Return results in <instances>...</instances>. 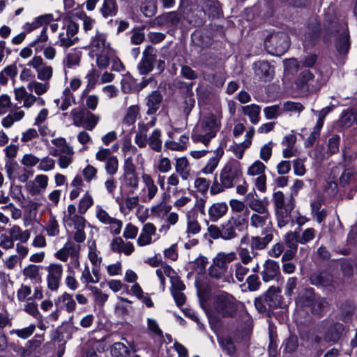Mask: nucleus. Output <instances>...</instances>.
Masks as SVG:
<instances>
[{
    "mask_svg": "<svg viewBox=\"0 0 357 357\" xmlns=\"http://www.w3.org/2000/svg\"><path fill=\"white\" fill-rule=\"evenodd\" d=\"M229 208L226 202H218L212 204L208 210L209 221L217 222L228 212Z\"/></svg>",
    "mask_w": 357,
    "mask_h": 357,
    "instance_id": "nucleus-19",
    "label": "nucleus"
},
{
    "mask_svg": "<svg viewBox=\"0 0 357 357\" xmlns=\"http://www.w3.org/2000/svg\"><path fill=\"white\" fill-rule=\"evenodd\" d=\"M255 75L263 82H269L273 79L274 68L266 61H258L252 64Z\"/></svg>",
    "mask_w": 357,
    "mask_h": 357,
    "instance_id": "nucleus-17",
    "label": "nucleus"
},
{
    "mask_svg": "<svg viewBox=\"0 0 357 357\" xmlns=\"http://www.w3.org/2000/svg\"><path fill=\"white\" fill-rule=\"evenodd\" d=\"M36 326L31 324L29 326L22 329H13L10 331V334H15L18 337L22 339H26L29 337L35 331Z\"/></svg>",
    "mask_w": 357,
    "mask_h": 357,
    "instance_id": "nucleus-56",
    "label": "nucleus"
},
{
    "mask_svg": "<svg viewBox=\"0 0 357 357\" xmlns=\"http://www.w3.org/2000/svg\"><path fill=\"white\" fill-rule=\"evenodd\" d=\"M47 284L51 291H56L60 285L63 274V266L59 264H50L47 267Z\"/></svg>",
    "mask_w": 357,
    "mask_h": 357,
    "instance_id": "nucleus-15",
    "label": "nucleus"
},
{
    "mask_svg": "<svg viewBox=\"0 0 357 357\" xmlns=\"http://www.w3.org/2000/svg\"><path fill=\"white\" fill-rule=\"evenodd\" d=\"M105 169L110 176H114L118 172L119 160L116 155L112 156L105 162Z\"/></svg>",
    "mask_w": 357,
    "mask_h": 357,
    "instance_id": "nucleus-54",
    "label": "nucleus"
},
{
    "mask_svg": "<svg viewBox=\"0 0 357 357\" xmlns=\"http://www.w3.org/2000/svg\"><path fill=\"white\" fill-rule=\"evenodd\" d=\"M303 306L310 307L314 314L321 316L325 308L328 306V303L324 298L316 296L314 294L303 296L301 298Z\"/></svg>",
    "mask_w": 357,
    "mask_h": 357,
    "instance_id": "nucleus-12",
    "label": "nucleus"
},
{
    "mask_svg": "<svg viewBox=\"0 0 357 357\" xmlns=\"http://www.w3.org/2000/svg\"><path fill=\"white\" fill-rule=\"evenodd\" d=\"M260 275L262 280L265 282L277 279L280 275V268L278 262L270 259H266L263 264Z\"/></svg>",
    "mask_w": 357,
    "mask_h": 357,
    "instance_id": "nucleus-18",
    "label": "nucleus"
},
{
    "mask_svg": "<svg viewBox=\"0 0 357 357\" xmlns=\"http://www.w3.org/2000/svg\"><path fill=\"white\" fill-rule=\"evenodd\" d=\"M215 310L223 317H233L238 310L237 301L229 294L221 293L215 298Z\"/></svg>",
    "mask_w": 357,
    "mask_h": 357,
    "instance_id": "nucleus-6",
    "label": "nucleus"
},
{
    "mask_svg": "<svg viewBox=\"0 0 357 357\" xmlns=\"http://www.w3.org/2000/svg\"><path fill=\"white\" fill-rule=\"evenodd\" d=\"M242 112L249 116L250 121L253 124H257L260 120L261 107L256 104H251L242 107Z\"/></svg>",
    "mask_w": 357,
    "mask_h": 357,
    "instance_id": "nucleus-32",
    "label": "nucleus"
},
{
    "mask_svg": "<svg viewBox=\"0 0 357 357\" xmlns=\"http://www.w3.org/2000/svg\"><path fill=\"white\" fill-rule=\"evenodd\" d=\"M345 331V327L342 324L332 321L326 326L323 339L326 342L335 344L341 339Z\"/></svg>",
    "mask_w": 357,
    "mask_h": 357,
    "instance_id": "nucleus-14",
    "label": "nucleus"
},
{
    "mask_svg": "<svg viewBox=\"0 0 357 357\" xmlns=\"http://www.w3.org/2000/svg\"><path fill=\"white\" fill-rule=\"evenodd\" d=\"M273 229L272 227H266L261 231L260 236H252L250 238V246L252 251L261 250L273 241Z\"/></svg>",
    "mask_w": 357,
    "mask_h": 357,
    "instance_id": "nucleus-13",
    "label": "nucleus"
},
{
    "mask_svg": "<svg viewBox=\"0 0 357 357\" xmlns=\"http://www.w3.org/2000/svg\"><path fill=\"white\" fill-rule=\"evenodd\" d=\"M111 355L113 357H129L130 349L123 342H114L110 349Z\"/></svg>",
    "mask_w": 357,
    "mask_h": 357,
    "instance_id": "nucleus-39",
    "label": "nucleus"
},
{
    "mask_svg": "<svg viewBox=\"0 0 357 357\" xmlns=\"http://www.w3.org/2000/svg\"><path fill=\"white\" fill-rule=\"evenodd\" d=\"M162 131L155 128L148 137V144L151 149L154 151L160 152L162 150V141L161 139Z\"/></svg>",
    "mask_w": 357,
    "mask_h": 357,
    "instance_id": "nucleus-31",
    "label": "nucleus"
},
{
    "mask_svg": "<svg viewBox=\"0 0 357 357\" xmlns=\"http://www.w3.org/2000/svg\"><path fill=\"white\" fill-rule=\"evenodd\" d=\"M241 180H243V172L240 163L236 160L229 161L220 171V181L215 176L210 187V194L212 196L220 194L225 189L233 188Z\"/></svg>",
    "mask_w": 357,
    "mask_h": 357,
    "instance_id": "nucleus-2",
    "label": "nucleus"
},
{
    "mask_svg": "<svg viewBox=\"0 0 357 357\" xmlns=\"http://www.w3.org/2000/svg\"><path fill=\"white\" fill-rule=\"evenodd\" d=\"M51 142L62 153H71V151H73V147L67 143L65 138L59 137L52 139Z\"/></svg>",
    "mask_w": 357,
    "mask_h": 357,
    "instance_id": "nucleus-58",
    "label": "nucleus"
},
{
    "mask_svg": "<svg viewBox=\"0 0 357 357\" xmlns=\"http://www.w3.org/2000/svg\"><path fill=\"white\" fill-rule=\"evenodd\" d=\"M163 102V96L161 92L155 90L149 93L144 98L146 107V114L148 116H154L160 108Z\"/></svg>",
    "mask_w": 357,
    "mask_h": 357,
    "instance_id": "nucleus-16",
    "label": "nucleus"
},
{
    "mask_svg": "<svg viewBox=\"0 0 357 357\" xmlns=\"http://www.w3.org/2000/svg\"><path fill=\"white\" fill-rule=\"evenodd\" d=\"M118 12V6L116 0H103L100 13L105 18L114 17Z\"/></svg>",
    "mask_w": 357,
    "mask_h": 357,
    "instance_id": "nucleus-36",
    "label": "nucleus"
},
{
    "mask_svg": "<svg viewBox=\"0 0 357 357\" xmlns=\"http://www.w3.org/2000/svg\"><path fill=\"white\" fill-rule=\"evenodd\" d=\"M40 270V266L29 264V266L24 268L23 275L34 282H41Z\"/></svg>",
    "mask_w": 357,
    "mask_h": 357,
    "instance_id": "nucleus-40",
    "label": "nucleus"
},
{
    "mask_svg": "<svg viewBox=\"0 0 357 357\" xmlns=\"http://www.w3.org/2000/svg\"><path fill=\"white\" fill-rule=\"evenodd\" d=\"M295 84L297 89L304 93H313L317 89L314 75L310 69L300 70Z\"/></svg>",
    "mask_w": 357,
    "mask_h": 357,
    "instance_id": "nucleus-10",
    "label": "nucleus"
},
{
    "mask_svg": "<svg viewBox=\"0 0 357 357\" xmlns=\"http://www.w3.org/2000/svg\"><path fill=\"white\" fill-rule=\"evenodd\" d=\"M250 209L254 211L253 213H268L267 204L261 199H252L248 204Z\"/></svg>",
    "mask_w": 357,
    "mask_h": 357,
    "instance_id": "nucleus-45",
    "label": "nucleus"
},
{
    "mask_svg": "<svg viewBox=\"0 0 357 357\" xmlns=\"http://www.w3.org/2000/svg\"><path fill=\"white\" fill-rule=\"evenodd\" d=\"M116 200L119 203L120 210L121 211H123L125 208H126L129 211H131L139 204L138 196L128 197L126 198L124 204L120 202L119 198H117Z\"/></svg>",
    "mask_w": 357,
    "mask_h": 357,
    "instance_id": "nucleus-55",
    "label": "nucleus"
},
{
    "mask_svg": "<svg viewBox=\"0 0 357 357\" xmlns=\"http://www.w3.org/2000/svg\"><path fill=\"white\" fill-rule=\"evenodd\" d=\"M78 30L79 25L77 23L72 20L66 22L59 34V40L56 45L64 48L74 45L78 41Z\"/></svg>",
    "mask_w": 357,
    "mask_h": 357,
    "instance_id": "nucleus-8",
    "label": "nucleus"
},
{
    "mask_svg": "<svg viewBox=\"0 0 357 357\" xmlns=\"http://www.w3.org/2000/svg\"><path fill=\"white\" fill-rule=\"evenodd\" d=\"M140 108L138 105H133L128 107L123 119V124L130 126L135 124L139 114Z\"/></svg>",
    "mask_w": 357,
    "mask_h": 357,
    "instance_id": "nucleus-34",
    "label": "nucleus"
},
{
    "mask_svg": "<svg viewBox=\"0 0 357 357\" xmlns=\"http://www.w3.org/2000/svg\"><path fill=\"white\" fill-rule=\"evenodd\" d=\"M8 233L13 241H20L22 243H26L30 238V231L29 230L22 231L17 225H14L8 229Z\"/></svg>",
    "mask_w": 357,
    "mask_h": 357,
    "instance_id": "nucleus-35",
    "label": "nucleus"
},
{
    "mask_svg": "<svg viewBox=\"0 0 357 357\" xmlns=\"http://www.w3.org/2000/svg\"><path fill=\"white\" fill-rule=\"evenodd\" d=\"M106 40V34L97 31L95 36L91 38L90 42V49L91 52L95 54L102 53L105 49Z\"/></svg>",
    "mask_w": 357,
    "mask_h": 357,
    "instance_id": "nucleus-27",
    "label": "nucleus"
},
{
    "mask_svg": "<svg viewBox=\"0 0 357 357\" xmlns=\"http://www.w3.org/2000/svg\"><path fill=\"white\" fill-rule=\"evenodd\" d=\"M157 20L158 23L167 24L171 26H176L180 21V18L178 13L173 11L158 16Z\"/></svg>",
    "mask_w": 357,
    "mask_h": 357,
    "instance_id": "nucleus-37",
    "label": "nucleus"
},
{
    "mask_svg": "<svg viewBox=\"0 0 357 357\" xmlns=\"http://www.w3.org/2000/svg\"><path fill=\"white\" fill-rule=\"evenodd\" d=\"M236 259V254L234 252H218L213 259L219 263L223 267H227L228 268V264L232 261H234Z\"/></svg>",
    "mask_w": 357,
    "mask_h": 357,
    "instance_id": "nucleus-42",
    "label": "nucleus"
},
{
    "mask_svg": "<svg viewBox=\"0 0 357 357\" xmlns=\"http://www.w3.org/2000/svg\"><path fill=\"white\" fill-rule=\"evenodd\" d=\"M144 26H141L135 27L132 30V36L130 37V40L133 45H139L142 43H143V41L145 39V35L144 33Z\"/></svg>",
    "mask_w": 357,
    "mask_h": 357,
    "instance_id": "nucleus-52",
    "label": "nucleus"
},
{
    "mask_svg": "<svg viewBox=\"0 0 357 357\" xmlns=\"http://www.w3.org/2000/svg\"><path fill=\"white\" fill-rule=\"evenodd\" d=\"M175 171L183 180L188 179L190 175V167L186 158L181 157L176 159Z\"/></svg>",
    "mask_w": 357,
    "mask_h": 357,
    "instance_id": "nucleus-30",
    "label": "nucleus"
},
{
    "mask_svg": "<svg viewBox=\"0 0 357 357\" xmlns=\"http://www.w3.org/2000/svg\"><path fill=\"white\" fill-rule=\"evenodd\" d=\"M299 235L296 232H288L285 236V243L288 248L296 250L299 243Z\"/></svg>",
    "mask_w": 357,
    "mask_h": 357,
    "instance_id": "nucleus-63",
    "label": "nucleus"
},
{
    "mask_svg": "<svg viewBox=\"0 0 357 357\" xmlns=\"http://www.w3.org/2000/svg\"><path fill=\"white\" fill-rule=\"evenodd\" d=\"M70 114L74 126L82 127L89 131L93 130L100 120V116L94 114L86 109L77 110L73 109Z\"/></svg>",
    "mask_w": 357,
    "mask_h": 357,
    "instance_id": "nucleus-7",
    "label": "nucleus"
},
{
    "mask_svg": "<svg viewBox=\"0 0 357 357\" xmlns=\"http://www.w3.org/2000/svg\"><path fill=\"white\" fill-rule=\"evenodd\" d=\"M336 50L340 54L347 53L350 47L349 36V33L343 31L336 39L335 43Z\"/></svg>",
    "mask_w": 357,
    "mask_h": 357,
    "instance_id": "nucleus-33",
    "label": "nucleus"
},
{
    "mask_svg": "<svg viewBox=\"0 0 357 357\" xmlns=\"http://www.w3.org/2000/svg\"><path fill=\"white\" fill-rule=\"evenodd\" d=\"M304 109V106L300 103L292 101H287L283 104L282 110L294 114H300Z\"/></svg>",
    "mask_w": 357,
    "mask_h": 357,
    "instance_id": "nucleus-61",
    "label": "nucleus"
},
{
    "mask_svg": "<svg viewBox=\"0 0 357 357\" xmlns=\"http://www.w3.org/2000/svg\"><path fill=\"white\" fill-rule=\"evenodd\" d=\"M310 282L312 285L317 287H327L333 284V275L327 271H318L310 275Z\"/></svg>",
    "mask_w": 357,
    "mask_h": 357,
    "instance_id": "nucleus-20",
    "label": "nucleus"
},
{
    "mask_svg": "<svg viewBox=\"0 0 357 357\" xmlns=\"http://www.w3.org/2000/svg\"><path fill=\"white\" fill-rule=\"evenodd\" d=\"M142 179L144 184V191H146V195L142 198V202H147L151 201L158 192V188L153 178L149 174L144 173L142 175Z\"/></svg>",
    "mask_w": 357,
    "mask_h": 357,
    "instance_id": "nucleus-21",
    "label": "nucleus"
},
{
    "mask_svg": "<svg viewBox=\"0 0 357 357\" xmlns=\"http://www.w3.org/2000/svg\"><path fill=\"white\" fill-rule=\"evenodd\" d=\"M37 77L43 82H49L53 75V68L51 66L45 63L37 70Z\"/></svg>",
    "mask_w": 357,
    "mask_h": 357,
    "instance_id": "nucleus-47",
    "label": "nucleus"
},
{
    "mask_svg": "<svg viewBox=\"0 0 357 357\" xmlns=\"http://www.w3.org/2000/svg\"><path fill=\"white\" fill-rule=\"evenodd\" d=\"M238 253L241 259V262L242 264L247 265L250 264L252 260L254 257H255L257 253L255 252V251H250L248 248H240L238 250Z\"/></svg>",
    "mask_w": 357,
    "mask_h": 357,
    "instance_id": "nucleus-49",
    "label": "nucleus"
},
{
    "mask_svg": "<svg viewBox=\"0 0 357 357\" xmlns=\"http://www.w3.org/2000/svg\"><path fill=\"white\" fill-rule=\"evenodd\" d=\"M55 304L59 305L60 309L64 310L68 313L75 312L77 306L73 296L67 292L59 296L55 301Z\"/></svg>",
    "mask_w": 357,
    "mask_h": 357,
    "instance_id": "nucleus-24",
    "label": "nucleus"
},
{
    "mask_svg": "<svg viewBox=\"0 0 357 357\" xmlns=\"http://www.w3.org/2000/svg\"><path fill=\"white\" fill-rule=\"evenodd\" d=\"M61 104L59 106V108L61 110H66L71 105L73 102H75V97L73 93L70 91V89L66 88L63 91V94L61 97ZM55 103L59 105L60 102V99H56L54 100Z\"/></svg>",
    "mask_w": 357,
    "mask_h": 357,
    "instance_id": "nucleus-41",
    "label": "nucleus"
},
{
    "mask_svg": "<svg viewBox=\"0 0 357 357\" xmlns=\"http://www.w3.org/2000/svg\"><path fill=\"white\" fill-rule=\"evenodd\" d=\"M123 179L125 185L127 188H130L133 190H137L138 188L139 179L136 172L124 173Z\"/></svg>",
    "mask_w": 357,
    "mask_h": 357,
    "instance_id": "nucleus-50",
    "label": "nucleus"
},
{
    "mask_svg": "<svg viewBox=\"0 0 357 357\" xmlns=\"http://www.w3.org/2000/svg\"><path fill=\"white\" fill-rule=\"evenodd\" d=\"M45 229L49 236L54 237L59 234L60 226L54 216L51 215L50 217V219L45 225Z\"/></svg>",
    "mask_w": 357,
    "mask_h": 357,
    "instance_id": "nucleus-44",
    "label": "nucleus"
},
{
    "mask_svg": "<svg viewBox=\"0 0 357 357\" xmlns=\"http://www.w3.org/2000/svg\"><path fill=\"white\" fill-rule=\"evenodd\" d=\"M111 250L116 253H123L130 255L135 250V247L131 242H124L121 237H115L110 243Z\"/></svg>",
    "mask_w": 357,
    "mask_h": 357,
    "instance_id": "nucleus-22",
    "label": "nucleus"
},
{
    "mask_svg": "<svg viewBox=\"0 0 357 357\" xmlns=\"http://www.w3.org/2000/svg\"><path fill=\"white\" fill-rule=\"evenodd\" d=\"M157 276L159 278L162 289L164 290L165 288V275L169 277L172 275H175V271L172 268L171 266L167 264H162L161 267L155 271Z\"/></svg>",
    "mask_w": 357,
    "mask_h": 357,
    "instance_id": "nucleus-43",
    "label": "nucleus"
},
{
    "mask_svg": "<svg viewBox=\"0 0 357 357\" xmlns=\"http://www.w3.org/2000/svg\"><path fill=\"white\" fill-rule=\"evenodd\" d=\"M31 288L30 286L22 284L17 291V298L20 302L31 300Z\"/></svg>",
    "mask_w": 357,
    "mask_h": 357,
    "instance_id": "nucleus-62",
    "label": "nucleus"
},
{
    "mask_svg": "<svg viewBox=\"0 0 357 357\" xmlns=\"http://www.w3.org/2000/svg\"><path fill=\"white\" fill-rule=\"evenodd\" d=\"M27 87L31 91L33 90L38 96H40L47 91L50 88V84L48 82H44V83L31 82L28 84Z\"/></svg>",
    "mask_w": 357,
    "mask_h": 357,
    "instance_id": "nucleus-51",
    "label": "nucleus"
},
{
    "mask_svg": "<svg viewBox=\"0 0 357 357\" xmlns=\"http://www.w3.org/2000/svg\"><path fill=\"white\" fill-rule=\"evenodd\" d=\"M52 19L53 17L51 14L41 15L37 17L35 20V21L33 22L32 23H27L25 24V29L27 32H31L34 29H36L40 26H43L40 31V36H38L36 39H35L30 43V47H33L39 43H45L47 41L48 36L47 34V28L46 25L49 24L52 20Z\"/></svg>",
    "mask_w": 357,
    "mask_h": 357,
    "instance_id": "nucleus-9",
    "label": "nucleus"
},
{
    "mask_svg": "<svg viewBox=\"0 0 357 357\" xmlns=\"http://www.w3.org/2000/svg\"><path fill=\"white\" fill-rule=\"evenodd\" d=\"M201 225L198 222L197 217L195 215H188L187 216V228L186 234L188 237L192 235H196L201 231Z\"/></svg>",
    "mask_w": 357,
    "mask_h": 357,
    "instance_id": "nucleus-38",
    "label": "nucleus"
},
{
    "mask_svg": "<svg viewBox=\"0 0 357 357\" xmlns=\"http://www.w3.org/2000/svg\"><path fill=\"white\" fill-rule=\"evenodd\" d=\"M221 117L213 114L204 116L192 130V139L207 146L220 129Z\"/></svg>",
    "mask_w": 357,
    "mask_h": 357,
    "instance_id": "nucleus-3",
    "label": "nucleus"
},
{
    "mask_svg": "<svg viewBox=\"0 0 357 357\" xmlns=\"http://www.w3.org/2000/svg\"><path fill=\"white\" fill-rule=\"evenodd\" d=\"M354 305L351 301H345L340 307L341 315L344 321L350 319L354 312Z\"/></svg>",
    "mask_w": 357,
    "mask_h": 357,
    "instance_id": "nucleus-59",
    "label": "nucleus"
},
{
    "mask_svg": "<svg viewBox=\"0 0 357 357\" xmlns=\"http://www.w3.org/2000/svg\"><path fill=\"white\" fill-rule=\"evenodd\" d=\"M249 209H246L242 214L231 215L225 222L220 227L216 225H208V233L213 239L222 238L225 241H230L236 238L238 234L236 230L241 231L248 225Z\"/></svg>",
    "mask_w": 357,
    "mask_h": 357,
    "instance_id": "nucleus-1",
    "label": "nucleus"
},
{
    "mask_svg": "<svg viewBox=\"0 0 357 357\" xmlns=\"http://www.w3.org/2000/svg\"><path fill=\"white\" fill-rule=\"evenodd\" d=\"M340 144V137L337 135H333L328 140L327 153L333 155L339 152Z\"/></svg>",
    "mask_w": 357,
    "mask_h": 357,
    "instance_id": "nucleus-48",
    "label": "nucleus"
},
{
    "mask_svg": "<svg viewBox=\"0 0 357 357\" xmlns=\"http://www.w3.org/2000/svg\"><path fill=\"white\" fill-rule=\"evenodd\" d=\"M24 310L29 315L36 318L37 320L41 321L43 319V316L38 310L37 303L33 301L28 302L24 305Z\"/></svg>",
    "mask_w": 357,
    "mask_h": 357,
    "instance_id": "nucleus-60",
    "label": "nucleus"
},
{
    "mask_svg": "<svg viewBox=\"0 0 357 357\" xmlns=\"http://www.w3.org/2000/svg\"><path fill=\"white\" fill-rule=\"evenodd\" d=\"M265 303L267 304L268 310H274L277 308L280 303L279 296L277 294L276 288L273 286L269 287V289L261 295Z\"/></svg>",
    "mask_w": 357,
    "mask_h": 357,
    "instance_id": "nucleus-29",
    "label": "nucleus"
},
{
    "mask_svg": "<svg viewBox=\"0 0 357 357\" xmlns=\"http://www.w3.org/2000/svg\"><path fill=\"white\" fill-rule=\"evenodd\" d=\"M79 248V245L68 241L55 253V257L62 261H66L69 257H72L78 253Z\"/></svg>",
    "mask_w": 357,
    "mask_h": 357,
    "instance_id": "nucleus-23",
    "label": "nucleus"
},
{
    "mask_svg": "<svg viewBox=\"0 0 357 357\" xmlns=\"http://www.w3.org/2000/svg\"><path fill=\"white\" fill-rule=\"evenodd\" d=\"M250 226L255 229H264L266 227H271L270 213H252L250 218Z\"/></svg>",
    "mask_w": 357,
    "mask_h": 357,
    "instance_id": "nucleus-26",
    "label": "nucleus"
},
{
    "mask_svg": "<svg viewBox=\"0 0 357 357\" xmlns=\"http://www.w3.org/2000/svg\"><path fill=\"white\" fill-rule=\"evenodd\" d=\"M273 202L278 226L283 227L291 220V213L295 207V199L291 195L285 197L282 191H277L273 195Z\"/></svg>",
    "mask_w": 357,
    "mask_h": 357,
    "instance_id": "nucleus-4",
    "label": "nucleus"
},
{
    "mask_svg": "<svg viewBox=\"0 0 357 357\" xmlns=\"http://www.w3.org/2000/svg\"><path fill=\"white\" fill-rule=\"evenodd\" d=\"M317 61V56L315 54H309L304 56L298 62L296 59H291L290 63L297 67L298 70L304 69L314 70V66Z\"/></svg>",
    "mask_w": 357,
    "mask_h": 357,
    "instance_id": "nucleus-28",
    "label": "nucleus"
},
{
    "mask_svg": "<svg viewBox=\"0 0 357 357\" xmlns=\"http://www.w3.org/2000/svg\"><path fill=\"white\" fill-rule=\"evenodd\" d=\"M82 52L78 49L70 50L65 56L63 64L65 69L75 68L79 66Z\"/></svg>",
    "mask_w": 357,
    "mask_h": 357,
    "instance_id": "nucleus-25",
    "label": "nucleus"
},
{
    "mask_svg": "<svg viewBox=\"0 0 357 357\" xmlns=\"http://www.w3.org/2000/svg\"><path fill=\"white\" fill-rule=\"evenodd\" d=\"M93 200L89 193H86L80 199L78 206V211L80 214H84L93 205Z\"/></svg>",
    "mask_w": 357,
    "mask_h": 357,
    "instance_id": "nucleus-57",
    "label": "nucleus"
},
{
    "mask_svg": "<svg viewBox=\"0 0 357 357\" xmlns=\"http://www.w3.org/2000/svg\"><path fill=\"white\" fill-rule=\"evenodd\" d=\"M357 180V173L353 169H346L340 177V184L345 186Z\"/></svg>",
    "mask_w": 357,
    "mask_h": 357,
    "instance_id": "nucleus-46",
    "label": "nucleus"
},
{
    "mask_svg": "<svg viewBox=\"0 0 357 357\" xmlns=\"http://www.w3.org/2000/svg\"><path fill=\"white\" fill-rule=\"evenodd\" d=\"M264 46L271 54H283L289 47V36L284 32L271 33L266 38Z\"/></svg>",
    "mask_w": 357,
    "mask_h": 357,
    "instance_id": "nucleus-5",
    "label": "nucleus"
},
{
    "mask_svg": "<svg viewBox=\"0 0 357 357\" xmlns=\"http://www.w3.org/2000/svg\"><path fill=\"white\" fill-rule=\"evenodd\" d=\"M155 49L148 45L142 52V58L137 65V69L140 75H147L151 72L154 67V63L156 61Z\"/></svg>",
    "mask_w": 357,
    "mask_h": 357,
    "instance_id": "nucleus-11",
    "label": "nucleus"
},
{
    "mask_svg": "<svg viewBox=\"0 0 357 357\" xmlns=\"http://www.w3.org/2000/svg\"><path fill=\"white\" fill-rule=\"evenodd\" d=\"M282 109L278 105L266 107L264 109L265 117L267 119H275L282 114Z\"/></svg>",
    "mask_w": 357,
    "mask_h": 357,
    "instance_id": "nucleus-53",
    "label": "nucleus"
},
{
    "mask_svg": "<svg viewBox=\"0 0 357 357\" xmlns=\"http://www.w3.org/2000/svg\"><path fill=\"white\" fill-rule=\"evenodd\" d=\"M298 345V338L295 335H290L284 342V351L292 353L297 349Z\"/></svg>",
    "mask_w": 357,
    "mask_h": 357,
    "instance_id": "nucleus-64",
    "label": "nucleus"
}]
</instances>
